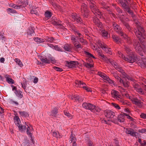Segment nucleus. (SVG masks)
Segmentation results:
<instances>
[{"label":"nucleus","instance_id":"nucleus-54","mask_svg":"<svg viewBox=\"0 0 146 146\" xmlns=\"http://www.w3.org/2000/svg\"><path fill=\"white\" fill-rule=\"evenodd\" d=\"M16 62L18 65L21 67H22L23 66L22 63L21 61V60L19 59L16 58L15 59Z\"/></svg>","mask_w":146,"mask_h":146},{"label":"nucleus","instance_id":"nucleus-28","mask_svg":"<svg viewBox=\"0 0 146 146\" xmlns=\"http://www.w3.org/2000/svg\"><path fill=\"white\" fill-rule=\"evenodd\" d=\"M99 45L101 48L104 50L106 52H108L109 51L108 46L106 44H103L101 43Z\"/></svg>","mask_w":146,"mask_h":146},{"label":"nucleus","instance_id":"nucleus-2","mask_svg":"<svg viewBox=\"0 0 146 146\" xmlns=\"http://www.w3.org/2000/svg\"><path fill=\"white\" fill-rule=\"evenodd\" d=\"M133 46L136 52L140 55L143 56L144 53L143 50V48L141 46V45L139 41L134 40Z\"/></svg>","mask_w":146,"mask_h":146},{"label":"nucleus","instance_id":"nucleus-13","mask_svg":"<svg viewBox=\"0 0 146 146\" xmlns=\"http://www.w3.org/2000/svg\"><path fill=\"white\" fill-rule=\"evenodd\" d=\"M89 1V4L90 8L91 11H92L95 9H96V6L95 4V2L93 0H87Z\"/></svg>","mask_w":146,"mask_h":146},{"label":"nucleus","instance_id":"nucleus-59","mask_svg":"<svg viewBox=\"0 0 146 146\" xmlns=\"http://www.w3.org/2000/svg\"><path fill=\"white\" fill-rule=\"evenodd\" d=\"M111 104L113 106H114L116 109L118 110H119L120 109V107L117 104L114 103H111Z\"/></svg>","mask_w":146,"mask_h":146},{"label":"nucleus","instance_id":"nucleus-38","mask_svg":"<svg viewBox=\"0 0 146 146\" xmlns=\"http://www.w3.org/2000/svg\"><path fill=\"white\" fill-rule=\"evenodd\" d=\"M34 40L37 43L43 42L45 41L44 39L39 38L38 37H35L34 38Z\"/></svg>","mask_w":146,"mask_h":146},{"label":"nucleus","instance_id":"nucleus-21","mask_svg":"<svg viewBox=\"0 0 146 146\" xmlns=\"http://www.w3.org/2000/svg\"><path fill=\"white\" fill-rule=\"evenodd\" d=\"M5 78L6 79V81L10 84H13L14 83V81L11 78L9 77V76L8 75L5 76Z\"/></svg>","mask_w":146,"mask_h":146},{"label":"nucleus","instance_id":"nucleus-17","mask_svg":"<svg viewBox=\"0 0 146 146\" xmlns=\"http://www.w3.org/2000/svg\"><path fill=\"white\" fill-rule=\"evenodd\" d=\"M113 29L119 35H120L121 36H122L123 35L124 33L122 31V29L119 27V25L117 26V27H114V28Z\"/></svg>","mask_w":146,"mask_h":146},{"label":"nucleus","instance_id":"nucleus-11","mask_svg":"<svg viewBox=\"0 0 146 146\" xmlns=\"http://www.w3.org/2000/svg\"><path fill=\"white\" fill-rule=\"evenodd\" d=\"M97 52L99 56L103 58V59L107 63L110 62V59H108L106 57H105L102 52L99 50H97Z\"/></svg>","mask_w":146,"mask_h":146},{"label":"nucleus","instance_id":"nucleus-6","mask_svg":"<svg viewBox=\"0 0 146 146\" xmlns=\"http://www.w3.org/2000/svg\"><path fill=\"white\" fill-rule=\"evenodd\" d=\"M17 3L19 4H22V5H13L12 7L15 9H19L21 7H24L27 5L28 3V1L27 0H19L17 1Z\"/></svg>","mask_w":146,"mask_h":146},{"label":"nucleus","instance_id":"nucleus-30","mask_svg":"<svg viewBox=\"0 0 146 146\" xmlns=\"http://www.w3.org/2000/svg\"><path fill=\"white\" fill-rule=\"evenodd\" d=\"M137 63L142 68H145V63L143 60H138V59L136 61Z\"/></svg>","mask_w":146,"mask_h":146},{"label":"nucleus","instance_id":"nucleus-15","mask_svg":"<svg viewBox=\"0 0 146 146\" xmlns=\"http://www.w3.org/2000/svg\"><path fill=\"white\" fill-rule=\"evenodd\" d=\"M118 2L124 9L129 5L127 0H119Z\"/></svg>","mask_w":146,"mask_h":146},{"label":"nucleus","instance_id":"nucleus-10","mask_svg":"<svg viewBox=\"0 0 146 146\" xmlns=\"http://www.w3.org/2000/svg\"><path fill=\"white\" fill-rule=\"evenodd\" d=\"M132 101L133 102V103L138 106L139 108H141L142 107L143 102H141L140 100L137 98H134Z\"/></svg>","mask_w":146,"mask_h":146},{"label":"nucleus","instance_id":"nucleus-16","mask_svg":"<svg viewBox=\"0 0 146 146\" xmlns=\"http://www.w3.org/2000/svg\"><path fill=\"white\" fill-rule=\"evenodd\" d=\"M122 36H123V38L125 40L126 43L129 44H131L132 40L127 35L124 34Z\"/></svg>","mask_w":146,"mask_h":146},{"label":"nucleus","instance_id":"nucleus-49","mask_svg":"<svg viewBox=\"0 0 146 146\" xmlns=\"http://www.w3.org/2000/svg\"><path fill=\"white\" fill-rule=\"evenodd\" d=\"M19 113L20 115L22 116L27 117L28 115L26 111H19Z\"/></svg>","mask_w":146,"mask_h":146},{"label":"nucleus","instance_id":"nucleus-56","mask_svg":"<svg viewBox=\"0 0 146 146\" xmlns=\"http://www.w3.org/2000/svg\"><path fill=\"white\" fill-rule=\"evenodd\" d=\"M83 36L78 38L79 40V41L83 44V45H84L86 44V42L83 38Z\"/></svg>","mask_w":146,"mask_h":146},{"label":"nucleus","instance_id":"nucleus-53","mask_svg":"<svg viewBox=\"0 0 146 146\" xmlns=\"http://www.w3.org/2000/svg\"><path fill=\"white\" fill-rule=\"evenodd\" d=\"M45 15L46 17L49 18L51 17L52 14L50 12L47 11L45 13Z\"/></svg>","mask_w":146,"mask_h":146},{"label":"nucleus","instance_id":"nucleus-22","mask_svg":"<svg viewBox=\"0 0 146 146\" xmlns=\"http://www.w3.org/2000/svg\"><path fill=\"white\" fill-rule=\"evenodd\" d=\"M73 31H74V34L76 35H77L76 36L77 38L80 37L82 36H83L82 35L80 32V31L76 29L74 27H73L72 28Z\"/></svg>","mask_w":146,"mask_h":146},{"label":"nucleus","instance_id":"nucleus-12","mask_svg":"<svg viewBox=\"0 0 146 146\" xmlns=\"http://www.w3.org/2000/svg\"><path fill=\"white\" fill-rule=\"evenodd\" d=\"M71 98L72 100H74L76 102H81L83 100L82 97L77 95H74V96H72Z\"/></svg>","mask_w":146,"mask_h":146},{"label":"nucleus","instance_id":"nucleus-23","mask_svg":"<svg viewBox=\"0 0 146 146\" xmlns=\"http://www.w3.org/2000/svg\"><path fill=\"white\" fill-rule=\"evenodd\" d=\"M124 113H123V114H121L119 115L117 117L118 120L120 122H123L125 120V118L124 114Z\"/></svg>","mask_w":146,"mask_h":146},{"label":"nucleus","instance_id":"nucleus-46","mask_svg":"<svg viewBox=\"0 0 146 146\" xmlns=\"http://www.w3.org/2000/svg\"><path fill=\"white\" fill-rule=\"evenodd\" d=\"M84 54H86L87 56L90 57V58H95V57L92 54H91V53H90L84 50Z\"/></svg>","mask_w":146,"mask_h":146},{"label":"nucleus","instance_id":"nucleus-52","mask_svg":"<svg viewBox=\"0 0 146 146\" xmlns=\"http://www.w3.org/2000/svg\"><path fill=\"white\" fill-rule=\"evenodd\" d=\"M138 39L139 40V41L141 45L144 46H145V42L144 40H143L141 37L138 38Z\"/></svg>","mask_w":146,"mask_h":146},{"label":"nucleus","instance_id":"nucleus-55","mask_svg":"<svg viewBox=\"0 0 146 146\" xmlns=\"http://www.w3.org/2000/svg\"><path fill=\"white\" fill-rule=\"evenodd\" d=\"M54 49L60 52H63V50L60 48L58 46L55 45L54 46Z\"/></svg>","mask_w":146,"mask_h":146},{"label":"nucleus","instance_id":"nucleus-7","mask_svg":"<svg viewBox=\"0 0 146 146\" xmlns=\"http://www.w3.org/2000/svg\"><path fill=\"white\" fill-rule=\"evenodd\" d=\"M11 86L12 88V90L14 92V93L19 99H21L23 97V94L22 91L17 90V87L13 85H11Z\"/></svg>","mask_w":146,"mask_h":146},{"label":"nucleus","instance_id":"nucleus-42","mask_svg":"<svg viewBox=\"0 0 146 146\" xmlns=\"http://www.w3.org/2000/svg\"><path fill=\"white\" fill-rule=\"evenodd\" d=\"M73 44L76 49H82L83 48V46L81 45L78 41V43L76 42L75 43V44Z\"/></svg>","mask_w":146,"mask_h":146},{"label":"nucleus","instance_id":"nucleus-45","mask_svg":"<svg viewBox=\"0 0 146 146\" xmlns=\"http://www.w3.org/2000/svg\"><path fill=\"white\" fill-rule=\"evenodd\" d=\"M110 63L113 66L115 69H116L117 68L118 66L117 65V64L114 61L112 60H111L110 59Z\"/></svg>","mask_w":146,"mask_h":146},{"label":"nucleus","instance_id":"nucleus-32","mask_svg":"<svg viewBox=\"0 0 146 146\" xmlns=\"http://www.w3.org/2000/svg\"><path fill=\"white\" fill-rule=\"evenodd\" d=\"M112 38L113 41L116 43L120 42V41L121 38L117 35H112Z\"/></svg>","mask_w":146,"mask_h":146},{"label":"nucleus","instance_id":"nucleus-57","mask_svg":"<svg viewBox=\"0 0 146 146\" xmlns=\"http://www.w3.org/2000/svg\"><path fill=\"white\" fill-rule=\"evenodd\" d=\"M105 116L107 118H110V111L108 110H106L104 112Z\"/></svg>","mask_w":146,"mask_h":146},{"label":"nucleus","instance_id":"nucleus-44","mask_svg":"<svg viewBox=\"0 0 146 146\" xmlns=\"http://www.w3.org/2000/svg\"><path fill=\"white\" fill-rule=\"evenodd\" d=\"M111 74L117 80V81H119L121 78L120 77H119L117 74L115 72H111Z\"/></svg>","mask_w":146,"mask_h":146},{"label":"nucleus","instance_id":"nucleus-3","mask_svg":"<svg viewBox=\"0 0 146 146\" xmlns=\"http://www.w3.org/2000/svg\"><path fill=\"white\" fill-rule=\"evenodd\" d=\"M135 52H133L128 54L125 60L130 63H133L136 61L138 59V56H135Z\"/></svg>","mask_w":146,"mask_h":146},{"label":"nucleus","instance_id":"nucleus-47","mask_svg":"<svg viewBox=\"0 0 146 146\" xmlns=\"http://www.w3.org/2000/svg\"><path fill=\"white\" fill-rule=\"evenodd\" d=\"M134 32L135 35L138 38V39L139 38H140L141 36H142V35H143L142 33H141L139 32L138 31H134Z\"/></svg>","mask_w":146,"mask_h":146},{"label":"nucleus","instance_id":"nucleus-43","mask_svg":"<svg viewBox=\"0 0 146 146\" xmlns=\"http://www.w3.org/2000/svg\"><path fill=\"white\" fill-rule=\"evenodd\" d=\"M45 40L47 42H54L55 39L52 37H46Z\"/></svg>","mask_w":146,"mask_h":146},{"label":"nucleus","instance_id":"nucleus-37","mask_svg":"<svg viewBox=\"0 0 146 146\" xmlns=\"http://www.w3.org/2000/svg\"><path fill=\"white\" fill-rule=\"evenodd\" d=\"M118 92L114 90H113L111 92V94L113 97H115L117 99V98H119V97L118 96H117V94L118 93Z\"/></svg>","mask_w":146,"mask_h":146},{"label":"nucleus","instance_id":"nucleus-19","mask_svg":"<svg viewBox=\"0 0 146 146\" xmlns=\"http://www.w3.org/2000/svg\"><path fill=\"white\" fill-rule=\"evenodd\" d=\"M123 24L125 26L129 32L133 34V33L132 28L131 27L128 23L125 21V22H124V23H123Z\"/></svg>","mask_w":146,"mask_h":146},{"label":"nucleus","instance_id":"nucleus-9","mask_svg":"<svg viewBox=\"0 0 146 146\" xmlns=\"http://www.w3.org/2000/svg\"><path fill=\"white\" fill-rule=\"evenodd\" d=\"M77 64L78 62L76 61H72L70 62L66 61V65L69 68H72L75 67Z\"/></svg>","mask_w":146,"mask_h":146},{"label":"nucleus","instance_id":"nucleus-33","mask_svg":"<svg viewBox=\"0 0 146 146\" xmlns=\"http://www.w3.org/2000/svg\"><path fill=\"white\" fill-rule=\"evenodd\" d=\"M123 47V48L125 49L126 53L128 54H130L131 52H132L129 46L126 45H124Z\"/></svg>","mask_w":146,"mask_h":146},{"label":"nucleus","instance_id":"nucleus-5","mask_svg":"<svg viewBox=\"0 0 146 146\" xmlns=\"http://www.w3.org/2000/svg\"><path fill=\"white\" fill-rule=\"evenodd\" d=\"M71 17L72 18V21L74 22H76L78 24L84 25L83 23V21L79 15H78L76 13H72L71 15Z\"/></svg>","mask_w":146,"mask_h":146},{"label":"nucleus","instance_id":"nucleus-31","mask_svg":"<svg viewBox=\"0 0 146 146\" xmlns=\"http://www.w3.org/2000/svg\"><path fill=\"white\" fill-rule=\"evenodd\" d=\"M13 119L14 122L17 126L20 124L21 121L19 117L18 116L15 115Z\"/></svg>","mask_w":146,"mask_h":146},{"label":"nucleus","instance_id":"nucleus-48","mask_svg":"<svg viewBox=\"0 0 146 146\" xmlns=\"http://www.w3.org/2000/svg\"><path fill=\"white\" fill-rule=\"evenodd\" d=\"M70 140L69 141V142L70 143H72L73 142V144L74 143V144H75L76 142V139L75 137L73 136L72 135L70 137Z\"/></svg>","mask_w":146,"mask_h":146},{"label":"nucleus","instance_id":"nucleus-8","mask_svg":"<svg viewBox=\"0 0 146 146\" xmlns=\"http://www.w3.org/2000/svg\"><path fill=\"white\" fill-rule=\"evenodd\" d=\"M127 78L129 80V78L126 76V77H122V78L119 81L120 83L123 84V85L125 88H128L130 84L129 82L126 80V78Z\"/></svg>","mask_w":146,"mask_h":146},{"label":"nucleus","instance_id":"nucleus-51","mask_svg":"<svg viewBox=\"0 0 146 146\" xmlns=\"http://www.w3.org/2000/svg\"><path fill=\"white\" fill-rule=\"evenodd\" d=\"M27 126H28L27 125ZM32 129L33 128L32 127H31L29 126H28L27 131V133L28 135L30 136L32 135V134L30 132V131H31Z\"/></svg>","mask_w":146,"mask_h":146},{"label":"nucleus","instance_id":"nucleus-36","mask_svg":"<svg viewBox=\"0 0 146 146\" xmlns=\"http://www.w3.org/2000/svg\"><path fill=\"white\" fill-rule=\"evenodd\" d=\"M58 110L57 108H55L51 111V115L52 116L56 117L57 116Z\"/></svg>","mask_w":146,"mask_h":146},{"label":"nucleus","instance_id":"nucleus-24","mask_svg":"<svg viewBox=\"0 0 146 146\" xmlns=\"http://www.w3.org/2000/svg\"><path fill=\"white\" fill-rule=\"evenodd\" d=\"M39 58L42 62V63L49 64L50 63V60L46 58L41 56H40Z\"/></svg>","mask_w":146,"mask_h":146},{"label":"nucleus","instance_id":"nucleus-58","mask_svg":"<svg viewBox=\"0 0 146 146\" xmlns=\"http://www.w3.org/2000/svg\"><path fill=\"white\" fill-rule=\"evenodd\" d=\"M7 11L9 13H16V11L12 8H8L7 9Z\"/></svg>","mask_w":146,"mask_h":146},{"label":"nucleus","instance_id":"nucleus-50","mask_svg":"<svg viewBox=\"0 0 146 146\" xmlns=\"http://www.w3.org/2000/svg\"><path fill=\"white\" fill-rule=\"evenodd\" d=\"M34 33V30L32 28L29 29L28 31L27 32L28 35H30L32 36L33 35V33Z\"/></svg>","mask_w":146,"mask_h":146},{"label":"nucleus","instance_id":"nucleus-27","mask_svg":"<svg viewBox=\"0 0 146 146\" xmlns=\"http://www.w3.org/2000/svg\"><path fill=\"white\" fill-rule=\"evenodd\" d=\"M92 12L96 16L98 17H99L100 16L101 12L98 9L97 7L96 8V9H95Z\"/></svg>","mask_w":146,"mask_h":146},{"label":"nucleus","instance_id":"nucleus-20","mask_svg":"<svg viewBox=\"0 0 146 146\" xmlns=\"http://www.w3.org/2000/svg\"><path fill=\"white\" fill-rule=\"evenodd\" d=\"M123 24L125 26L129 32L133 34V33L132 28L131 27L128 23L125 21V22H124V23H123Z\"/></svg>","mask_w":146,"mask_h":146},{"label":"nucleus","instance_id":"nucleus-1","mask_svg":"<svg viewBox=\"0 0 146 146\" xmlns=\"http://www.w3.org/2000/svg\"><path fill=\"white\" fill-rule=\"evenodd\" d=\"M82 106L84 108L90 110L93 112H100L101 110V109L98 106H95L90 103H84Z\"/></svg>","mask_w":146,"mask_h":146},{"label":"nucleus","instance_id":"nucleus-34","mask_svg":"<svg viewBox=\"0 0 146 146\" xmlns=\"http://www.w3.org/2000/svg\"><path fill=\"white\" fill-rule=\"evenodd\" d=\"M76 38V37L74 35H72L70 36V39L73 44H75V43L76 42H78V41H77V39Z\"/></svg>","mask_w":146,"mask_h":146},{"label":"nucleus","instance_id":"nucleus-14","mask_svg":"<svg viewBox=\"0 0 146 146\" xmlns=\"http://www.w3.org/2000/svg\"><path fill=\"white\" fill-rule=\"evenodd\" d=\"M110 113H111V115H110V121L115 123L116 121L117 117L115 115V113L110 110Z\"/></svg>","mask_w":146,"mask_h":146},{"label":"nucleus","instance_id":"nucleus-41","mask_svg":"<svg viewBox=\"0 0 146 146\" xmlns=\"http://www.w3.org/2000/svg\"><path fill=\"white\" fill-rule=\"evenodd\" d=\"M138 30L143 35L145 36H146V35L145 32V30L144 29L143 27H141V26H139V27L137 28Z\"/></svg>","mask_w":146,"mask_h":146},{"label":"nucleus","instance_id":"nucleus-63","mask_svg":"<svg viewBox=\"0 0 146 146\" xmlns=\"http://www.w3.org/2000/svg\"><path fill=\"white\" fill-rule=\"evenodd\" d=\"M108 33L106 31L104 30L102 32V36L105 37H107L108 36Z\"/></svg>","mask_w":146,"mask_h":146},{"label":"nucleus","instance_id":"nucleus-26","mask_svg":"<svg viewBox=\"0 0 146 146\" xmlns=\"http://www.w3.org/2000/svg\"><path fill=\"white\" fill-rule=\"evenodd\" d=\"M124 9L125 10V11H127L129 14H131L132 17H133L135 16V15L133 13V12L130 9V7L129 5L125 8Z\"/></svg>","mask_w":146,"mask_h":146},{"label":"nucleus","instance_id":"nucleus-29","mask_svg":"<svg viewBox=\"0 0 146 146\" xmlns=\"http://www.w3.org/2000/svg\"><path fill=\"white\" fill-rule=\"evenodd\" d=\"M116 69L121 73L122 76V77H126V76H127V74L122 69V68L118 67H117Z\"/></svg>","mask_w":146,"mask_h":146},{"label":"nucleus","instance_id":"nucleus-35","mask_svg":"<svg viewBox=\"0 0 146 146\" xmlns=\"http://www.w3.org/2000/svg\"><path fill=\"white\" fill-rule=\"evenodd\" d=\"M17 126L19 128V130L21 132L25 131L27 129L26 126L25 125L19 124Z\"/></svg>","mask_w":146,"mask_h":146},{"label":"nucleus","instance_id":"nucleus-60","mask_svg":"<svg viewBox=\"0 0 146 146\" xmlns=\"http://www.w3.org/2000/svg\"><path fill=\"white\" fill-rule=\"evenodd\" d=\"M118 53L119 57H121L124 60H125V59H126L127 58L126 57H125V55L121 53V52H119Z\"/></svg>","mask_w":146,"mask_h":146},{"label":"nucleus","instance_id":"nucleus-18","mask_svg":"<svg viewBox=\"0 0 146 146\" xmlns=\"http://www.w3.org/2000/svg\"><path fill=\"white\" fill-rule=\"evenodd\" d=\"M72 46L71 44H66L64 45L63 48L66 51L70 52L72 51Z\"/></svg>","mask_w":146,"mask_h":146},{"label":"nucleus","instance_id":"nucleus-39","mask_svg":"<svg viewBox=\"0 0 146 146\" xmlns=\"http://www.w3.org/2000/svg\"><path fill=\"white\" fill-rule=\"evenodd\" d=\"M95 24L99 28H102V23L99 21V19L96 18L95 21H94Z\"/></svg>","mask_w":146,"mask_h":146},{"label":"nucleus","instance_id":"nucleus-4","mask_svg":"<svg viewBox=\"0 0 146 146\" xmlns=\"http://www.w3.org/2000/svg\"><path fill=\"white\" fill-rule=\"evenodd\" d=\"M81 13L84 17L88 18L89 15V11L87 9V5L84 3H82L81 7Z\"/></svg>","mask_w":146,"mask_h":146},{"label":"nucleus","instance_id":"nucleus-40","mask_svg":"<svg viewBox=\"0 0 146 146\" xmlns=\"http://www.w3.org/2000/svg\"><path fill=\"white\" fill-rule=\"evenodd\" d=\"M101 77L103 78L104 80H105V81L106 82H108V83H109V81L110 80V78L108 76H106V74L103 73Z\"/></svg>","mask_w":146,"mask_h":146},{"label":"nucleus","instance_id":"nucleus-64","mask_svg":"<svg viewBox=\"0 0 146 146\" xmlns=\"http://www.w3.org/2000/svg\"><path fill=\"white\" fill-rule=\"evenodd\" d=\"M53 136L56 137H58L60 136L59 133H57L56 131H54L53 132Z\"/></svg>","mask_w":146,"mask_h":146},{"label":"nucleus","instance_id":"nucleus-61","mask_svg":"<svg viewBox=\"0 0 146 146\" xmlns=\"http://www.w3.org/2000/svg\"><path fill=\"white\" fill-rule=\"evenodd\" d=\"M134 131L133 129H132V131H131V134H130L131 135L136 137V134H138V133L136 132H134Z\"/></svg>","mask_w":146,"mask_h":146},{"label":"nucleus","instance_id":"nucleus-62","mask_svg":"<svg viewBox=\"0 0 146 146\" xmlns=\"http://www.w3.org/2000/svg\"><path fill=\"white\" fill-rule=\"evenodd\" d=\"M84 66L88 68H90L93 66V64L88 63H85L84 64Z\"/></svg>","mask_w":146,"mask_h":146},{"label":"nucleus","instance_id":"nucleus-25","mask_svg":"<svg viewBox=\"0 0 146 146\" xmlns=\"http://www.w3.org/2000/svg\"><path fill=\"white\" fill-rule=\"evenodd\" d=\"M76 86L77 87H79L83 88V86H86V84L83 82L81 81H77L75 82Z\"/></svg>","mask_w":146,"mask_h":146}]
</instances>
